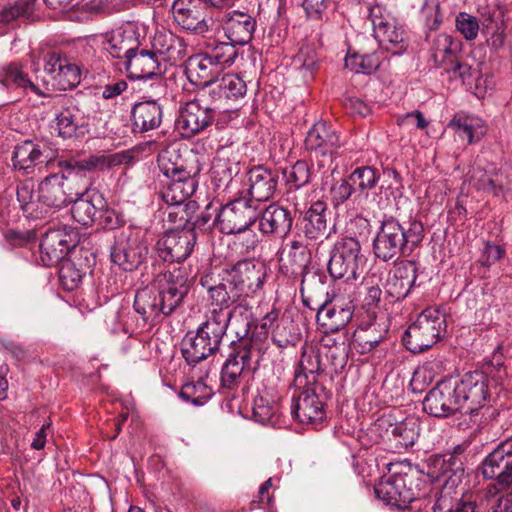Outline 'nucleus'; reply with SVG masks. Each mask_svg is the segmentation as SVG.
I'll return each instance as SVG.
<instances>
[{
    "mask_svg": "<svg viewBox=\"0 0 512 512\" xmlns=\"http://www.w3.org/2000/svg\"><path fill=\"white\" fill-rule=\"evenodd\" d=\"M125 152L111 155L91 156L83 161L57 162L59 172L46 176L38 184V192L41 200L47 206L48 211L59 210L71 204L76 195L84 191L83 183L86 182V171L97 167H112L128 161Z\"/></svg>",
    "mask_w": 512,
    "mask_h": 512,
    "instance_id": "nucleus-1",
    "label": "nucleus"
},
{
    "mask_svg": "<svg viewBox=\"0 0 512 512\" xmlns=\"http://www.w3.org/2000/svg\"><path fill=\"white\" fill-rule=\"evenodd\" d=\"M190 290V278L185 268L165 271L155 284L138 289L133 308L144 323H155L179 308Z\"/></svg>",
    "mask_w": 512,
    "mask_h": 512,
    "instance_id": "nucleus-2",
    "label": "nucleus"
},
{
    "mask_svg": "<svg viewBox=\"0 0 512 512\" xmlns=\"http://www.w3.org/2000/svg\"><path fill=\"white\" fill-rule=\"evenodd\" d=\"M424 238V226L419 220H410L402 225L394 217H386L373 240L376 258L396 262L401 256L409 255Z\"/></svg>",
    "mask_w": 512,
    "mask_h": 512,
    "instance_id": "nucleus-3",
    "label": "nucleus"
},
{
    "mask_svg": "<svg viewBox=\"0 0 512 512\" xmlns=\"http://www.w3.org/2000/svg\"><path fill=\"white\" fill-rule=\"evenodd\" d=\"M91 99L56 96L54 105L61 109L55 114L54 130L57 136L67 140L81 138L89 132Z\"/></svg>",
    "mask_w": 512,
    "mask_h": 512,
    "instance_id": "nucleus-4",
    "label": "nucleus"
},
{
    "mask_svg": "<svg viewBox=\"0 0 512 512\" xmlns=\"http://www.w3.org/2000/svg\"><path fill=\"white\" fill-rule=\"evenodd\" d=\"M445 330V315L435 308H427L408 326L402 341L410 352L421 353L435 345Z\"/></svg>",
    "mask_w": 512,
    "mask_h": 512,
    "instance_id": "nucleus-5",
    "label": "nucleus"
},
{
    "mask_svg": "<svg viewBox=\"0 0 512 512\" xmlns=\"http://www.w3.org/2000/svg\"><path fill=\"white\" fill-rule=\"evenodd\" d=\"M422 482L413 474L395 473L384 476L375 485L376 497L385 504L404 510L420 502Z\"/></svg>",
    "mask_w": 512,
    "mask_h": 512,
    "instance_id": "nucleus-6",
    "label": "nucleus"
},
{
    "mask_svg": "<svg viewBox=\"0 0 512 512\" xmlns=\"http://www.w3.org/2000/svg\"><path fill=\"white\" fill-rule=\"evenodd\" d=\"M260 353V345L255 340H243L237 343L222 366L221 388L237 389L246 373L257 368Z\"/></svg>",
    "mask_w": 512,
    "mask_h": 512,
    "instance_id": "nucleus-7",
    "label": "nucleus"
},
{
    "mask_svg": "<svg viewBox=\"0 0 512 512\" xmlns=\"http://www.w3.org/2000/svg\"><path fill=\"white\" fill-rule=\"evenodd\" d=\"M343 145L338 131L326 122L315 123L305 138V147L314 152V161L318 169L325 174L336 171L333 166L339 148Z\"/></svg>",
    "mask_w": 512,
    "mask_h": 512,
    "instance_id": "nucleus-8",
    "label": "nucleus"
},
{
    "mask_svg": "<svg viewBox=\"0 0 512 512\" xmlns=\"http://www.w3.org/2000/svg\"><path fill=\"white\" fill-rule=\"evenodd\" d=\"M365 262L360 242L353 237H344L331 250L328 272L334 279L356 280Z\"/></svg>",
    "mask_w": 512,
    "mask_h": 512,
    "instance_id": "nucleus-9",
    "label": "nucleus"
},
{
    "mask_svg": "<svg viewBox=\"0 0 512 512\" xmlns=\"http://www.w3.org/2000/svg\"><path fill=\"white\" fill-rule=\"evenodd\" d=\"M481 473L493 480L487 487L489 494H496L512 486V437L500 442L482 461Z\"/></svg>",
    "mask_w": 512,
    "mask_h": 512,
    "instance_id": "nucleus-10",
    "label": "nucleus"
},
{
    "mask_svg": "<svg viewBox=\"0 0 512 512\" xmlns=\"http://www.w3.org/2000/svg\"><path fill=\"white\" fill-rule=\"evenodd\" d=\"M213 105L209 97L203 98L202 88L193 100L181 105L175 121V126L181 135L190 138L209 127L213 123L216 113L220 112Z\"/></svg>",
    "mask_w": 512,
    "mask_h": 512,
    "instance_id": "nucleus-11",
    "label": "nucleus"
},
{
    "mask_svg": "<svg viewBox=\"0 0 512 512\" xmlns=\"http://www.w3.org/2000/svg\"><path fill=\"white\" fill-rule=\"evenodd\" d=\"M261 209L253 200L235 199L224 205L213 223L225 234L247 231L259 219Z\"/></svg>",
    "mask_w": 512,
    "mask_h": 512,
    "instance_id": "nucleus-12",
    "label": "nucleus"
},
{
    "mask_svg": "<svg viewBox=\"0 0 512 512\" xmlns=\"http://www.w3.org/2000/svg\"><path fill=\"white\" fill-rule=\"evenodd\" d=\"M454 383L457 388L461 414H477L490 398V377L487 372H469Z\"/></svg>",
    "mask_w": 512,
    "mask_h": 512,
    "instance_id": "nucleus-13",
    "label": "nucleus"
},
{
    "mask_svg": "<svg viewBox=\"0 0 512 512\" xmlns=\"http://www.w3.org/2000/svg\"><path fill=\"white\" fill-rule=\"evenodd\" d=\"M368 17L373 26L375 39L392 55H399L406 49L404 30L396 25L395 19L381 5L368 8Z\"/></svg>",
    "mask_w": 512,
    "mask_h": 512,
    "instance_id": "nucleus-14",
    "label": "nucleus"
},
{
    "mask_svg": "<svg viewBox=\"0 0 512 512\" xmlns=\"http://www.w3.org/2000/svg\"><path fill=\"white\" fill-rule=\"evenodd\" d=\"M148 255V246L138 232H121L111 248V261L124 271L137 269Z\"/></svg>",
    "mask_w": 512,
    "mask_h": 512,
    "instance_id": "nucleus-15",
    "label": "nucleus"
},
{
    "mask_svg": "<svg viewBox=\"0 0 512 512\" xmlns=\"http://www.w3.org/2000/svg\"><path fill=\"white\" fill-rule=\"evenodd\" d=\"M57 156L58 148L49 140H26L15 147L12 162L15 169L30 174L37 165H52Z\"/></svg>",
    "mask_w": 512,
    "mask_h": 512,
    "instance_id": "nucleus-16",
    "label": "nucleus"
},
{
    "mask_svg": "<svg viewBox=\"0 0 512 512\" xmlns=\"http://www.w3.org/2000/svg\"><path fill=\"white\" fill-rule=\"evenodd\" d=\"M230 286L240 292V295L254 294L262 288L266 278V265L257 259H244L225 270Z\"/></svg>",
    "mask_w": 512,
    "mask_h": 512,
    "instance_id": "nucleus-17",
    "label": "nucleus"
},
{
    "mask_svg": "<svg viewBox=\"0 0 512 512\" xmlns=\"http://www.w3.org/2000/svg\"><path fill=\"white\" fill-rule=\"evenodd\" d=\"M302 392L293 396L291 414L303 424L319 423L325 418V401L329 394L323 386L302 388Z\"/></svg>",
    "mask_w": 512,
    "mask_h": 512,
    "instance_id": "nucleus-18",
    "label": "nucleus"
},
{
    "mask_svg": "<svg viewBox=\"0 0 512 512\" xmlns=\"http://www.w3.org/2000/svg\"><path fill=\"white\" fill-rule=\"evenodd\" d=\"M0 87L18 91L24 97H49L50 88L47 82L31 80L23 70V65L11 62L0 67Z\"/></svg>",
    "mask_w": 512,
    "mask_h": 512,
    "instance_id": "nucleus-19",
    "label": "nucleus"
},
{
    "mask_svg": "<svg viewBox=\"0 0 512 512\" xmlns=\"http://www.w3.org/2000/svg\"><path fill=\"white\" fill-rule=\"evenodd\" d=\"M196 234L193 229L170 230L156 243L158 256L165 262H182L193 251Z\"/></svg>",
    "mask_w": 512,
    "mask_h": 512,
    "instance_id": "nucleus-20",
    "label": "nucleus"
},
{
    "mask_svg": "<svg viewBox=\"0 0 512 512\" xmlns=\"http://www.w3.org/2000/svg\"><path fill=\"white\" fill-rule=\"evenodd\" d=\"M423 410L438 418L448 417L456 412L461 413L455 383L451 380L438 382L425 396Z\"/></svg>",
    "mask_w": 512,
    "mask_h": 512,
    "instance_id": "nucleus-21",
    "label": "nucleus"
},
{
    "mask_svg": "<svg viewBox=\"0 0 512 512\" xmlns=\"http://www.w3.org/2000/svg\"><path fill=\"white\" fill-rule=\"evenodd\" d=\"M247 91L245 81L237 74L227 73L206 88H202L203 98L209 97L220 112L229 110V101L242 98Z\"/></svg>",
    "mask_w": 512,
    "mask_h": 512,
    "instance_id": "nucleus-22",
    "label": "nucleus"
},
{
    "mask_svg": "<svg viewBox=\"0 0 512 512\" xmlns=\"http://www.w3.org/2000/svg\"><path fill=\"white\" fill-rule=\"evenodd\" d=\"M44 71L60 91L73 89L81 81L80 67L63 54L49 53L45 58Z\"/></svg>",
    "mask_w": 512,
    "mask_h": 512,
    "instance_id": "nucleus-23",
    "label": "nucleus"
},
{
    "mask_svg": "<svg viewBox=\"0 0 512 512\" xmlns=\"http://www.w3.org/2000/svg\"><path fill=\"white\" fill-rule=\"evenodd\" d=\"M199 284L207 293V301L211 307L228 309L241 298L234 286H230L228 276L220 278L213 272H207L201 275Z\"/></svg>",
    "mask_w": 512,
    "mask_h": 512,
    "instance_id": "nucleus-24",
    "label": "nucleus"
},
{
    "mask_svg": "<svg viewBox=\"0 0 512 512\" xmlns=\"http://www.w3.org/2000/svg\"><path fill=\"white\" fill-rule=\"evenodd\" d=\"M140 34L134 23L128 22L106 33L104 49L122 64L140 45Z\"/></svg>",
    "mask_w": 512,
    "mask_h": 512,
    "instance_id": "nucleus-25",
    "label": "nucleus"
},
{
    "mask_svg": "<svg viewBox=\"0 0 512 512\" xmlns=\"http://www.w3.org/2000/svg\"><path fill=\"white\" fill-rule=\"evenodd\" d=\"M74 247L72 236L63 229H50L39 244V261L45 267L60 263Z\"/></svg>",
    "mask_w": 512,
    "mask_h": 512,
    "instance_id": "nucleus-26",
    "label": "nucleus"
},
{
    "mask_svg": "<svg viewBox=\"0 0 512 512\" xmlns=\"http://www.w3.org/2000/svg\"><path fill=\"white\" fill-rule=\"evenodd\" d=\"M172 14L174 21L184 30L203 34L209 29L202 0H174Z\"/></svg>",
    "mask_w": 512,
    "mask_h": 512,
    "instance_id": "nucleus-27",
    "label": "nucleus"
},
{
    "mask_svg": "<svg viewBox=\"0 0 512 512\" xmlns=\"http://www.w3.org/2000/svg\"><path fill=\"white\" fill-rule=\"evenodd\" d=\"M84 191L76 195L72 203L71 215L73 219L83 226L96 223L99 211L105 206V198L96 189L89 188V180L82 182Z\"/></svg>",
    "mask_w": 512,
    "mask_h": 512,
    "instance_id": "nucleus-28",
    "label": "nucleus"
},
{
    "mask_svg": "<svg viewBox=\"0 0 512 512\" xmlns=\"http://www.w3.org/2000/svg\"><path fill=\"white\" fill-rule=\"evenodd\" d=\"M353 316L351 303H343L341 299L334 298L325 301L317 309L316 320L325 334L335 333L346 327Z\"/></svg>",
    "mask_w": 512,
    "mask_h": 512,
    "instance_id": "nucleus-29",
    "label": "nucleus"
},
{
    "mask_svg": "<svg viewBox=\"0 0 512 512\" xmlns=\"http://www.w3.org/2000/svg\"><path fill=\"white\" fill-rule=\"evenodd\" d=\"M330 212L324 201L317 200L304 212L300 221V231L311 241H322L330 235L328 221Z\"/></svg>",
    "mask_w": 512,
    "mask_h": 512,
    "instance_id": "nucleus-30",
    "label": "nucleus"
},
{
    "mask_svg": "<svg viewBox=\"0 0 512 512\" xmlns=\"http://www.w3.org/2000/svg\"><path fill=\"white\" fill-rule=\"evenodd\" d=\"M417 279V266L412 261L397 263L390 271L386 280L385 291L393 301H399L408 296Z\"/></svg>",
    "mask_w": 512,
    "mask_h": 512,
    "instance_id": "nucleus-31",
    "label": "nucleus"
},
{
    "mask_svg": "<svg viewBox=\"0 0 512 512\" xmlns=\"http://www.w3.org/2000/svg\"><path fill=\"white\" fill-rule=\"evenodd\" d=\"M132 79L161 77L166 68L147 48H138L123 63Z\"/></svg>",
    "mask_w": 512,
    "mask_h": 512,
    "instance_id": "nucleus-32",
    "label": "nucleus"
},
{
    "mask_svg": "<svg viewBox=\"0 0 512 512\" xmlns=\"http://www.w3.org/2000/svg\"><path fill=\"white\" fill-rule=\"evenodd\" d=\"M220 344L197 328L195 334L188 333L181 342V353L187 364L195 366L219 350Z\"/></svg>",
    "mask_w": 512,
    "mask_h": 512,
    "instance_id": "nucleus-33",
    "label": "nucleus"
},
{
    "mask_svg": "<svg viewBox=\"0 0 512 512\" xmlns=\"http://www.w3.org/2000/svg\"><path fill=\"white\" fill-rule=\"evenodd\" d=\"M222 27L229 41L243 46L251 41L256 21L246 13L234 10L225 15Z\"/></svg>",
    "mask_w": 512,
    "mask_h": 512,
    "instance_id": "nucleus-34",
    "label": "nucleus"
},
{
    "mask_svg": "<svg viewBox=\"0 0 512 512\" xmlns=\"http://www.w3.org/2000/svg\"><path fill=\"white\" fill-rule=\"evenodd\" d=\"M321 371L320 355L311 347L303 349L294 370V387L302 389L322 386L317 381Z\"/></svg>",
    "mask_w": 512,
    "mask_h": 512,
    "instance_id": "nucleus-35",
    "label": "nucleus"
},
{
    "mask_svg": "<svg viewBox=\"0 0 512 512\" xmlns=\"http://www.w3.org/2000/svg\"><path fill=\"white\" fill-rule=\"evenodd\" d=\"M248 183L250 200L258 204V202L268 201L273 196L278 183V175L263 166H256L248 172Z\"/></svg>",
    "mask_w": 512,
    "mask_h": 512,
    "instance_id": "nucleus-36",
    "label": "nucleus"
},
{
    "mask_svg": "<svg viewBox=\"0 0 512 512\" xmlns=\"http://www.w3.org/2000/svg\"><path fill=\"white\" fill-rule=\"evenodd\" d=\"M419 433L420 423L417 418L411 416L399 422H389L386 429L391 447L398 453L412 447Z\"/></svg>",
    "mask_w": 512,
    "mask_h": 512,
    "instance_id": "nucleus-37",
    "label": "nucleus"
},
{
    "mask_svg": "<svg viewBox=\"0 0 512 512\" xmlns=\"http://www.w3.org/2000/svg\"><path fill=\"white\" fill-rule=\"evenodd\" d=\"M259 217V229L264 234L285 237L291 230L293 217L288 209L270 204Z\"/></svg>",
    "mask_w": 512,
    "mask_h": 512,
    "instance_id": "nucleus-38",
    "label": "nucleus"
},
{
    "mask_svg": "<svg viewBox=\"0 0 512 512\" xmlns=\"http://www.w3.org/2000/svg\"><path fill=\"white\" fill-rule=\"evenodd\" d=\"M505 14L504 11L497 8H488L481 13L482 33L486 38L487 45L495 50H500L505 43Z\"/></svg>",
    "mask_w": 512,
    "mask_h": 512,
    "instance_id": "nucleus-39",
    "label": "nucleus"
},
{
    "mask_svg": "<svg viewBox=\"0 0 512 512\" xmlns=\"http://www.w3.org/2000/svg\"><path fill=\"white\" fill-rule=\"evenodd\" d=\"M389 321L385 317L375 318L366 326L359 327L354 335V342L361 354L370 353L387 339Z\"/></svg>",
    "mask_w": 512,
    "mask_h": 512,
    "instance_id": "nucleus-40",
    "label": "nucleus"
},
{
    "mask_svg": "<svg viewBox=\"0 0 512 512\" xmlns=\"http://www.w3.org/2000/svg\"><path fill=\"white\" fill-rule=\"evenodd\" d=\"M133 126L140 132L157 129L163 119V106L158 100L150 99L138 102L131 110Z\"/></svg>",
    "mask_w": 512,
    "mask_h": 512,
    "instance_id": "nucleus-41",
    "label": "nucleus"
},
{
    "mask_svg": "<svg viewBox=\"0 0 512 512\" xmlns=\"http://www.w3.org/2000/svg\"><path fill=\"white\" fill-rule=\"evenodd\" d=\"M162 190V198L169 205H181L196 191L197 181L193 172H183L182 176L170 178Z\"/></svg>",
    "mask_w": 512,
    "mask_h": 512,
    "instance_id": "nucleus-42",
    "label": "nucleus"
},
{
    "mask_svg": "<svg viewBox=\"0 0 512 512\" xmlns=\"http://www.w3.org/2000/svg\"><path fill=\"white\" fill-rule=\"evenodd\" d=\"M220 68L216 66L209 57L203 53L202 55L191 57L186 67V75L190 82L206 88L212 82H216L220 72Z\"/></svg>",
    "mask_w": 512,
    "mask_h": 512,
    "instance_id": "nucleus-43",
    "label": "nucleus"
},
{
    "mask_svg": "<svg viewBox=\"0 0 512 512\" xmlns=\"http://www.w3.org/2000/svg\"><path fill=\"white\" fill-rule=\"evenodd\" d=\"M149 50L166 68L168 62L175 63L182 58L183 47L180 39L172 33L158 32L154 35Z\"/></svg>",
    "mask_w": 512,
    "mask_h": 512,
    "instance_id": "nucleus-44",
    "label": "nucleus"
},
{
    "mask_svg": "<svg viewBox=\"0 0 512 512\" xmlns=\"http://www.w3.org/2000/svg\"><path fill=\"white\" fill-rule=\"evenodd\" d=\"M447 127L452 129L459 139L466 140L468 144L478 142L485 134V127L481 119L464 113L455 114Z\"/></svg>",
    "mask_w": 512,
    "mask_h": 512,
    "instance_id": "nucleus-45",
    "label": "nucleus"
},
{
    "mask_svg": "<svg viewBox=\"0 0 512 512\" xmlns=\"http://www.w3.org/2000/svg\"><path fill=\"white\" fill-rule=\"evenodd\" d=\"M17 200L26 218L41 219L49 211L41 200V193H35L31 183L24 182L17 187Z\"/></svg>",
    "mask_w": 512,
    "mask_h": 512,
    "instance_id": "nucleus-46",
    "label": "nucleus"
},
{
    "mask_svg": "<svg viewBox=\"0 0 512 512\" xmlns=\"http://www.w3.org/2000/svg\"><path fill=\"white\" fill-rule=\"evenodd\" d=\"M229 327L228 312L221 308H214L207 313L206 320L198 327L205 335L221 344Z\"/></svg>",
    "mask_w": 512,
    "mask_h": 512,
    "instance_id": "nucleus-47",
    "label": "nucleus"
},
{
    "mask_svg": "<svg viewBox=\"0 0 512 512\" xmlns=\"http://www.w3.org/2000/svg\"><path fill=\"white\" fill-rule=\"evenodd\" d=\"M229 327L228 312L221 308H214L207 313L206 320L198 327L205 335L221 344Z\"/></svg>",
    "mask_w": 512,
    "mask_h": 512,
    "instance_id": "nucleus-48",
    "label": "nucleus"
},
{
    "mask_svg": "<svg viewBox=\"0 0 512 512\" xmlns=\"http://www.w3.org/2000/svg\"><path fill=\"white\" fill-rule=\"evenodd\" d=\"M280 261L284 267L291 270V273H301L310 263V253L302 242L292 241L288 248L283 250Z\"/></svg>",
    "mask_w": 512,
    "mask_h": 512,
    "instance_id": "nucleus-49",
    "label": "nucleus"
},
{
    "mask_svg": "<svg viewBox=\"0 0 512 512\" xmlns=\"http://www.w3.org/2000/svg\"><path fill=\"white\" fill-rule=\"evenodd\" d=\"M236 44L229 42H221L218 40H209L204 52L220 69L231 66L237 55L238 50Z\"/></svg>",
    "mask_w": 512,
    "mask_h": 512,
    "instance_id": "nucleus-50",
    "label": "nucleus"
},
{
    "mask_svg": "<svg viewBox=\"0 0 512 512\" xmlns=\"http://www.w3.org/2000/svg\"><path fill=\"white\" fill-rule=\"evenodd\" d=\"M229 327L238 337V343L243 340H253L248 337L251 324H252V311L244 304L234 305L228 311Z\"/></svg>",
    "mask_w": 512,
    "mask_h": 512,
    "instance_id": "nucleus-51",
    "label": "nucleus"
},
{
    "mask_svg": "<svg viewBox=\"0 0 512 512\" xmlns=\"http://www.w3.org/2000/svg\"><path fill=\"white\" fill-rule=\"evenodd\" d=\"M459 45L450 35H437L431 46V56L434 63L443 68L450 60H452L458 51Z\"/></svg>",
    "mask_w": 512,
    "mask_h": 512,
    "instance_id": "nucleus-52",
    "label": "nucleus"
},
{
    "mask_svg": "<svg viewBox=\"0 0 512 512\" xmlns=\"http://www.w3.org/2000/svg\"><path fill=\"white\" fill-rule=\"evenodd\" d=\"M301 338L296 324L289 317H282L272 331V341L279 348L295 346Z\"/></svg>",
    "mask_w": 512,
    "mask_h": 512,
    "instance_id": "nucleus-53",
    "label": "nucleus"
},
{
    "mask_svg": "<svg viewBox=\"0 0 512 512\" xmlns=\"http://www.w3.org/2000/svg\"><path fill=\"white\" fill-rule=\"evenodd\" d=\"M157 163L161 173L168 179L182 176L183 172H192L184 167L183 160L176 149L162 150L157 157Z\"/></svg>",
    "mask_w": 512,
    "mask_h": 512,
    "instance_id": "nucleus-54",
    "label": "nucleus"
},
{
    "mask_svg": "<svg viewBox=\"0 0 512 512\" xmlns=\"http://www.w3.org/2000/svg\"><path fill=\"white\" fill-rule=\"evenodd\" d=\"M381 64V55L378 52L371 54H349L345 58V65L354 73L366 75L373 74Z\"/></svg>",
    "mask_w": 512,
    "mask_h": 512,
    "instance_id": "nucleus-55",
    "label": "nucleus"
},
{
    "mask_svg": "<svg viewBox=\"0 0 512 512\" xmlns=\"http://www.w3.org/2000/svg\"><path fill=\"white\" fill-rule=\"evenodd\" d=\"M178 395L186 403L202 406L212 397L213 391L203 380H198L185 383Z\"/></svg>",
    "mask_w": 512,
    "mask_h": 512,
    "instance_id": "nucleus-56",
    "label": "nucleus"
},
{
    "mask_svg": "<svg viewBox=\"0 0 512 512\" xmlns=\"http://www.w3.org/2000/svg\"><path fill=\"white\" fill-rule=\"evenodd\" d=\"M379 178L378 171L370 166L357 167L349 175V180L354 190L361 193L373 189L377 185Z\"/></svg>",
    "mask_w": 512,
    "mask_h": 512,
    "instance_id": "nucleus-57",
    "label": "nucleus"
},
{
    "mask_svg": "<svg viewBox=\"0 0 512 512\" xmlns=\"http://www.w3.org/2000/svg\"><path fill=\"white\" fill-rule=\"evenodd\" d=\"M463 447L457 445L453 451L445 453L435 461V465L439 466L442 474L453 473L456 475L458 472L463 473Z\"/></svg>",
    "mask_w": 512,
    "mask_h": 512,
    "instance_id": "nucleus-58",
    "label": "nucleus"
},
{
    "mask_svg": "<svg viewBox=\"0 0 512 512\" xmlns=\"http://www.w3.org/2000/svg\"><path fill=\"white\" fill-rule=\"evenodd\" d=\"M286 181L291 187L299 189L310 180V169L305 161H297L288 172H284Z\"/></svg>",
    "mask_w": 512,
    "mask_h": 512,
    "instance_id": "nucleus-59",
    "label": "nucleus"
},
{
    "mask_svg": "<svg viewBox=\"0 0 512 512\" xmlns=\"http://www.w3.org/2000/svg\"><path fill=\"white\" fill-rule=\"evenodd\" d=\"M277 412V405H275V403H271L265 397L260 396L255 399L253 417L257 422L261 424L271 423Z\"/></svg>",
    "mask_w": 512,
    "mask_h": 512,
    "instance_id": "nucleus-60",
    "label": "nucleus"
},
{
    "mask_svg": "<svg viewBox=\"0 0 512 512\" xmlns=\"http://www.w3.org/2000/svg\"><path fill=\"white\" fill-rule=\"evenodd\" d=\"M425 26L429 30H436L442 24V13L440 11V2L438 0H426L421 11Z\"/></svg>",
    "mask_w": 512,
    "mask_h": 512,
    "instance_id": "nucleus-61",
    "label": "nucleus"
},
{
    "mask_svg": "<svg viewBox=\"0 0 512 512\" xmlns=\"http://www.w3.org/2000/svg\"><path fill=\"white\" fill-rule=\"evenodd\" d=\"M457 30L466 40H474L479 32V23L476 17L460 12L456 17Z\"/></svg>",
    "mask_w": 512,
    "mask_h": 512,
    "instance_id": "nucleus-62",
    "label": "nucleus"
},
{
    "mask_svg": "<svg viewBox=\"0 0 512 512\" xmlns=\"http://www.w3.org/2000/svg\"><path fill=\"white\" fill-rule=\"evenodd\" d=\"M82 272L71 262H63L59 270V278L66 290H74L82 280Z\"/></svg>",
    "mask_w": 512,
    "mask_h": 512,
    "instance_id": "nucleus-63",
    "label": "nucleus"
},
{
    "mask_svg": "<svg viewBox=\"0 0 512 512\" xmlns=\"http://www.w3.org/2000/svg\"><path fill=\"white\" fill-rule=\"evenodd\" d=\"M361 286L365 292V302L367 305H376L382 295L380 288V278L376 275L365 277L361 283Z\"/></svg>",
    "mask_w": 512,
    "mask_h": 512,
    "instance_id": "nucleus-64",
    "label": "nucleus"
}]
</instances>
